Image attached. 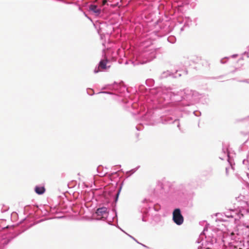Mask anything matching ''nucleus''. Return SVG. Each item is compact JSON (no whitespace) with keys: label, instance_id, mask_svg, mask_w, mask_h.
<instances>
[{"label":"nucleus","instance_id":"f03ea898","mask_svg":"<svg viewBox=\"0 0 249 249\" xmlns=\"http://www.w3.org/2000/svg\"><path fill=\"white\" fill-rule=\"evenodd\" d=\"M107 209L106 207H102L98 208L96 212L97 215V219H102L104 218H106L107 216Z\"/></svg>","mask_w":249,"mask_h":249},{"label":"nucleus","instance_id":"f257e3e1","mask_svg":"<svg viewBox=\"0 0 249 249\" xmlns=\"http://www.w3.org/2000/svg\"><path fill=\"white\" fill-rule=\"evenodd\" d=\"M173 220L178 225H181L184 221L179 209H176L173 213Z\"/></svg>","mask_w":249,"mask_h":249},{"label":"nucleus","instance_id":"39448f33","mask_svg":"<svg viewBox=\"0 0 249 249\" xmlns=\"http://www.w3.org/2000/svg\"><path fill=\"white\" fill-rule=\"evenodd\" d=\"M106 65L107 61L102 60L99 63V68L102 69H106L107 68Z\"/></svg>","mask_w":249,"mask_h":249},{"label":"nucleus","instance_id":"7ed1b4c3","mask_svg":"<svg viewBox=\"0 0 249 249\" xmlns=\"http://www.w3.org/2000/svg\"><path fill=\"white\" fill-rule=\"evenodd\" d=\"M45 191L44 187L36 186L35 188V192L38 195L43 194Z\"/></svg>","mask_w":249,"mask_h":249},{"label":"nucleus","instance_id":"6e6552de","mask_svg":"<svg viewBox=\"0 0 249 249\" xmlns=\"http://www.w3.org/2000/svg\"><path fill=\"white\" fill-rule=\"evenodd\" d=\"M239 249H241V248H240Z\"/></svg>","mask_w":249,"mask_h":249},{"label":"nucleus","instance_id":"20e7f679","mask_svg":"<svg viewBox=\"0 0 249 249\" xmlns=\"http://www.w3.org/2000/svg\"><path fill=\"white\" fill-rule=\"evenodd\" d=\"M89 10L97 14H99L100 12V10H99L95 5H90Z\"/></svg>","mask_w":249,"mask_h":249},{"label":"nucleus","instance_id":"423d86ee","mask_svg":"<svg viewBox=\"0 0 249 249\" xmlns=\"http://www.w3.org/2000/svg\"><path fill=\"white\" fill-rule=\"evenodd\" d=\"M226 172L227 175H228V169L227 168H226Z\"/></svg>","mask_w":249,"mask_h":249},{"label":"nucleus","instance_id":"0eeeda50","mask_svg":"<svg viewBox=\"0 0 249 249\" xmlns=\"http://www.w3.org/2000/svg\"><path fill=\"white\" fill-rule=\"evenodd\" d=\"M210 249V248H207V249Z\"/></svg>","mask_w":249,"mask_h":249}]
</instances>
